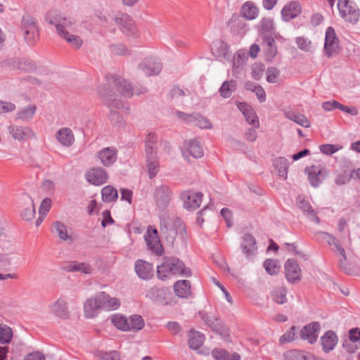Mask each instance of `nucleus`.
<instances>
[{"label":"nucleus","instance_id":"obj_32","mask_svg":"<svg viewBox=\"0 0 360 360\" xmlns=\"http://www.w3.org/2000/svg\"><path fill=\"white\" fill-rule=\"evenodd\" d=\"M174 290L176 296L188 298L191 295V282L188 280H180L174 284Z\"/></svg>","mask_w":360,"mask_h":360},{"label":"nucleus","instance_id":"obj_2","mask_svg":"<svg viewBox=\"0 0 360 360\" xmlns=\"http://www.w3.org/2000/svg\"><path fill=\"white\" fill-rule=\"evenodd\" d=\"M46 21L56 26V31L61 38L70 46L79 49L82 44V39L75 34L76 23L71 18L63 17L56 11H49L45 18Z\"/></svg>","mask_w":360,"mask_h":360},{"label":"nucleus","instance_id":"obj_22","mask_svg":"<svg viewBox=\"0 0 360 360\" xmlns=\"http://www.w3.org/2000/svg\"><path fill=\"white\" fill-rule=\"evenodd\" d=\"M98 301L100 302L102 309L107 311H114L120 307V301L117 297H111L105 292L97 293Z\"/></svg>","mask_w":360,"mask_h":360},{"label":"nucleus","instance_id":"obj_41","mask_svg":"<svg viewBox=\"0 0 360 360\" xmlns=\"http://www.w3.org/2000/svg\"><path fill=\"white\" fill-rule=\"evenodd\" d=\"M188 151L195 158H200L204 154L202 146L197 139H192L188 142Z\"/></svg>","mask_w":360,"mask_h":360},{"label":"nucleus","instance_id":"obj_16","mask_svg":"<svg viewBox=\"0 0 360 360\" xmlns=\"http://www.w3.org/2000/svg\"><path fill=\"white\" fill-rule=\"evenodd\" d=\"M139 68L146 76L158 75L162 70V65L156 58H146L140 64Z\"/></svg>","mask_w":360,"mask_h":360},{"label":"nucleus","instance_id":"obj_38","mask_svg":"<svg viewBox=\"0 0 360 360\" xmlns=\"http://www.w3.org/2000/svg\"><path fill=\"white\" fill-rule=\"evenodd\" d=\"M212 52L218 60H222L228 54V45L222 41L214 42L211 47Z\"/></svg>","mask_w":360,"mask_h":360},{"label":"nucleus","instance_id":"obj_48","mask_svg":"<svg viewBox=\"0 0 360 360\" xmlns=\"http://www.w3.org/2000/svg\"><path fill=\"white\" fill-rule=\"evenodd\" d=\"M12 338L13 330L11 328L6 324L0 323V344H8Z\"/></svg>","mask_w":360,"mask_h":360},{"label":"nucleus","instance_id":"obj_44","mask_svg":"<svg viewBox=\"0 0 360 360\" xmlns=\"http://www.w3.org/2000/svg\"><path fill=\"white\" fill-rule=\"evenodd\" d=\"M287 289L283 286L275 288L271 292L272 300L278 304H283L287 302Z\"/></svg>","mask_w":360,"mask_h":360},{"label":"nucleus","instance_id":"obj_64","mask_svg":"<svg viewBox=\"0 0 360 360\" xmlns=\"http://www.w3.org/2000/svg\"><path fill=\"white\" fill-rule=\"evenodd\" d=\"M55 186L56 185L53 181L50 179H45L41 184V189L46 193L51 195L54 193Z\"/></svg>","mask_w":360,"mask_h":360},{"label":"nucleus","instance_id":"obj_57","mask_svg":"<svg viewBox=\"0 0 360 360\" xmlns=\"http://www.w3.org/2000/svg\"><path fill=\"white\" fill-rule=\"evenodd\" d=\"M296 337V327L292 326L279 339L281 344L288 343L293 341Z\"/></svg>","mask_w":360,"mask_h":360},{"label":"nucleus","instance_id":"obj_56","mask_svg":"<svg viewBox=\"0 0 360 360\" xmlns=\"http://www.w3.org/2000/svg\"><path fill=\"white\" fill-rule=\"evenodd\" d=\"M298 48L304 51H310L312 49L311 42L304 37H298L295 39Z\"/></svg>","mask_w":360,"mask_h":360},{"label":"nucleus","instance_id":"obj_35","mask_svg":"<svg viewBox=\"0 0 360 360\" xmlns=\"http://www.w3.org/2000/svg\"><path fill=\"white\" fill-rule=\"evenodd\" d=\"M285 116L291 121H293L296 124L301 127L308 128L311 126L310 121L307 117L301 113L294 112L292 110L285 111L284 112Z\"/></svg>","mask_w":360,"mask_h":360},{"label":"nucleus","instance_id":"obj_13","mask_svg":"<svg viewBox=\"0 0 360 360\" xmlns=\"http://www.w3.org/2000/svg\"><path fill=\"white\" fill-rule=\"evenodd\" d=\"M7 129L12 138L20 142H24L27 139L35 137L34 132L29 127L11 124Z\"/></svg>","mask_w":360,"mask_h":360},{"label":"nucleus","instance_id":"obj_51","mask_svg":"<svg viewBox=\"0 0 360 360\" xmlns=\"http://www.w3.org/2000/svg\"><path fill=\"white\" fill-rule=\"evenodd\" d=\"M109 119L110 120V122L117 129H121L124 127V121L122 117L117 111L112 110H110L109 114Z\"/></svg>","mask_w":360,"mask_h":360},{"label":"nucleus","instance_id":"obj_10","mask_svg":"<svg viewBox=\"0 0 360 360\" xmlns=\"http://www.w3.org/2000/svg\"><path fill=\"white\" fill-rule=\"evenodd\" d=\"M176 114L179 118L184 120L187 124H192L200 129H212L211 122L207 117L200 114H186L181 111H177Z\"/></svg>","mask_w":360,"mask_h":360},{"label":"nucleus","instance_id":"obj_11","mask_svg":"<svg viewBox=\"0 0 360 360\" xmlns=\"http://www.w3.org/2000/svg\"><path fill=\"white\" fill-rule=\"evenodd\" d=\"M338 49L339 39L335 30L332 27H328L326 28L325 33L324 54L328 58L331 57L338 53Z\"/></svg>","mask_w":360,"mask_h":360},{"label":"nucleus","instance_id":"obj_6","mask_svg":"<svg viewBox=\"0 0 360 360\" xmlns=\"http://www.w3.org/2000/svg\"><path fill=\"white\" fill-rule=\"evenodd\" d=\"M101 20L103 22V25L108 28V21L115 22V23L119 27L121 31L127 36L135 37L137 33V29L134 25V20L131 18L125 13H120L117 16L109 15L107 16L101 17Z\"/></svg>","mask_w":360,"mask_h":360},{"label":"nucleus","instance_id":"obj_33","mask_svg":"<svg viewBox=\"0 0 360 360\" xmlns=\"http://www.w3.org/2000/svg\"><path fill=\"white\" fill-rule=\"evenodd\" d=\"M37 111V106L34 104L29 105L26 107L22 108L15 114V120H20L23 122L30 121Z\"/></svg>","mask_w":360,"mask_h":360},{"label":"nucleus","instance_id":"obj_40","mask_svg":"<svg viewBox=\"0 0 360 360\" xmlns=\"http://www.w3.org/2000/svg\"><path fill=\"white\" fill-rule=\"evenodd\" d=\"M236 89V81L231 79L228 81H225L221 84L219 88V92L224 98H229L231 96L233 92L235 91Z\"/></svg>","mask_w":360,"mask_h":360},{"label":"nucleus","instance_id":"obj_63","mask_svg":"<svg viewBox=\"0 0 360 360\" xmlns=\"http://www.w3.org/2000/svg\"><path fill=\"white\" fill-rule=\"evenodd\" d=\"M15 110V105L11 102L0 100V114L13 112Z\"/></svg>","mask_w":360,"mask_h":360},{"label":"nucleus","instance_id":"obj_34","mask_svg":"<svg viewBox=\"0 0 360 360\" xmlns=\"http://www.w3.org/2000/svg\"><path fill=\"white\" fill-rule=\"evenodd\" d=\"M49 311L56 316L65 318L68 316L67 303L64 300L58 299L49 306Z\"/></svg>","mask_w":360,"mask_h":360},{"label":"nucleus","instance_id":"obj_4","mask_svg":"<svg viewBox=\"0 0 360 360\" xmlns=\"http://www.w3.org/2000/svg\"><path fill=\"white\" fill-rule=\"evenodd\" d=\"M160 231L168 243H173L176 236L181 240L185 238L186 226L180 219L173 220L167 215L162 214L160 217Z\"/></svg>","mask_w":360,"mask_h":360},{"label":"nucleus","instance_id":"obj_62","mask_svg":"<svg viewBox=\"0 0 360 360\" xmlns=\"http://www.w3.org/2000/svg\"><path fill=\"white\" fill-rule=\"evenodd\" d=\"M51 207V200L49 198L44 199L39 209V215L46 216Z\"/></svg>","mask_w":360,"mask_h":360},{"label":"nucleus","instance_id":"obj_52","mask_svg":"<svg viewBox=\"0 0 360 360\" xmlns=\"http://www.w3.org/2000/svg\"><path fill=\"white\" fill-rule=\"evenodd\" d=\"M248 59V54L245 51L240 50L236 53L233 60V68H238L241 65H244Z\"/></svg>","mask_w":360,"mask_h":360},{"label":"nucleus","instance_id":"obj_8","mask_svg":"<svg viewBox=\"0 0 360 360\" xmlns=\"http://www.w3.org/2000/svg\"><path fill=\"white\" fill-rule=\"evenodd\" d=\"M337 6L340 15L345 21L354 24L359 20V11L354 1L338 0Z\"/></svg>","mask_w":360,"mask_h":360},{"label":"nucleus","instance_id":"obj_21","mask_svg":"<svg viewBox=\"0 0 360 360\" xmlns=\"http://www.w3.org/2000/svg\"><path fill=\"white\" fill-rule=\"evenodd\" d=\"M308 179L313 187H318L325 178L323 167L321 165H311L305 169Z\"/></svg>","mask_w":360,"mask_h":360},{"label":"nucleus","instance_id":"obj_24","mask_svg":"<svg viewBox=\"0 0 360 360\" xmlns=\"http://www.w3.org/2000/svg\"><path fill=\"white\" fill-rule=\"evenodd\" d=\"M321 344L322 349L325 353H328L333 351L338 342V337L333 330L326 331L321 337Z\"/></svg>","mask_w":360,"mask_h":360},{"label":"nucleus","instance_id":"obj_60","mask_svg":"<svg viewBox=\"0 0 360 360\" xmlns=\"http://www.w3.org/2000/svg\"><path fill=\"white\" fill-rule=\"evenodd\" d=\"M280 75V71L274 67L269 68L266 70V80L269 83H276Z\"/></svg>","mask_w":360,"mask_h":360},{"label":"nucleus","instance_id":"obj_19","mask_svg":"<svg viewBox=\"0 0 360 360\" xmlns=\"http://www.w3.org/2000/svg\"><path fill=\"white\" fill-rule=\"evenodd\" d=\"M236 105L248 124L252 125L255 128L259 127L258 117L251 105L244 102H237Z\"/></svg>","mask_w":360,"mask_h":360},{"label":"nucleus","instance_id":"obj_47","mask_svg":"<svg viewBox=\"0 0 360 360\" xmlns=\"http://www.w3.org/2000/svg\"><path fill=\"white\" fill-rule=\"evenodd\" d=\"M53 232L63 240H70V242L73 240L72 238L68 234L66 226L60 221H57L53 223Z\"/></svg>","mask_w":360,"mask_h":360},{"label":"nucleus","instance_id":"obj_50","mask_svg":"<svg viewBox=\"0 0 360 360\" xmlns=\"http://www.w3.org/2000/svg\"><path fill=\"white\" fill-rule=\"evenodd\" d=\"M129 330L138 331L144 326V321L140 315H132L128 318Z\"/></svg>","mask_w":360,"mask_h":360},{"label":"nucleus","instance_id":"obj_36","mask_svg":"<svg viewBox=\"0 0 360 360\" xmlns=\"http://www.w3.org/2000/svg\"><path fill=\"white\" fill-rule=\"evenodd\" d=\"M212 355L216 360H240V356L238 353H229L224 349H213Z\"/></svg>","mask_w":360,"mask_h":360},{"label":"nucleus","instance_id":"obj_37","mask_svg":"<svg viewBox=\"0 0 360 360\" xmlns=\"http://www.w3.org/2000/svg\"><path fill=\"white\" fill-rule=\"evenodd\" d=\"M240 15L248 20H253L258 15V9L252 2L247 1L241 7Z\"/></svg>","mask_w":360,"mask_h":360},{"label":"nucleus","instance_id":"obj_31","mask_svg":"<svg viewBox=\"0 0 360 360\" xmlns=\"http://www.w3.org/2000/svg\"><path fill=\"white\" fill-rule=\"evenodd\" d=\"M167 290L165 288L153 286L146 292V297L153 302L162 303L166 299Z\"/></svg>","mask_w":360,"mask_h":360},{"label":"nucleus","instance_id":"obj_12","mask_svg":"<svg viewBox=\"0 0 360 360\" xmlns=\"http://www.w3.org/2000/svg\"><path fill=\"white\" fill-rule=\"evenodd\" d=\"M153 196L156 207L158 210L163 211L170 202L172 191L168 186L162 185L155 188Z\"/></svg>","mask_w":360,"mask_h":360},{"label":"nucleus","instance_id":"obj_49","mask_svg":"<svg viewBox=\"0 0 360 360\" xmlns=\"http://www.w3.org/2000/svg\"><path fill=\"white\" fill-rule=\"evenodd\" d=\"M112 324L118 329L123 331H129L128 318L120 314H115L112 316Z\"/></svg>","mask_w":360,"mask_h":360},{"label":"nucleus","instance_id":"obj_3","mask_svg":"<svg viewBox=\"0 0 360 360\" xmlns=\"http://www.w3.org/2000/svg\"><path fill=\"white\" fill-rule=\"evenodd\" d=\"M170 275H180L190 277L191 270L184 263L175 257H165L163 262L157 266V276L162 281L166 280Z\"/></svg>","mask_w":360,"mask_h":360},{"label":"nucleus","instance_id":"obj_14","mask_svg":"<svg viewBox=\"0 0 360 360\" xmlns=\"http://www.w3.org/2000/svg\"><path fill=\"white\" fill-rule=\"evenodd\" d=\"M321 326L319 322L313 321L305 325L300 331V337L302 340L307 341L313 345L318 339Z\"/></svg>","mask_w":360,"mask_h":360},{"label":"nucleus","instance_id":"obj_23","mask_svg":"<svg viewBox=\"0 0 360 360\" xmlns=\"http://www.w3.org/2000/svg\"><path fill=\"white\" fill-rule=\"evenodd\" d=\"M99 302L98 295L96 294L94 297L88 299L84 303V313L86 318L92 319L98 314L100 310L102 309Z\"/></svg>","mask_w":360,"mask_h":360},{"label":"nucleus","instance_id":"obj_55","mask_svg":"<svg viewBox=\"0 0 360 360\" xmlns=\"http://www.w3.org/2000/svg\"><path fill=\"white\" fill-rule=\"evenodd\" d=\"M274 22L270 18H263L260 22L261 32L262 36L265 34H273Z\"/></svg>","mask_w":360,"mask_h":360},{"label":"nucleus","instance_id":"obj_20","mask_svg":"<svg viewBox=\"0 0 360 360\" xmlns=\"http://www.w3.org/2000/svg\"><path fill=\"white\" fill-rule=\"evenodd\" d=\"M86 179L93 185L101 186L108 180L106 172L101 167H94L86 173Z\"/></svg>","mask_w":360,"mask_h":360},{"label":"nucleus","instance_id":"obj_5","mask_svg":"<svg viewBox=\"0 0 360 360\" xmlns=\"http://www.w3.org/2000/svg\"><path fill=\"white\" fill-rule=\"evenodd\" d=\"M158 138L149 133L145 141V153L150 179L154 178L159 171V159L157 155Z\"/></svg>","mask_w":360,"mask_h":360},{"label":"nucleus","instance_id":"obj_29","mask_svg":"<svg viewBox=\"0 0 360 360\" xmlns=\"http://www.w3.org/2000/svg\"><path fill=\"white\" fill-rule=\"evenodd\" d=\"M262 39L267 60H272L277 53V47L273 34L262 36Z\"/></svg>","mask_w":360,"mask_h":360},{"label":"nucleus","instance_id":"obj_9","mask_svg":"<svg viewBox=\"0 0 360 360\" xmlns=\"http://www.w3.org/2000/svg\"><path fill=\"white\" fill-rule=\"evenodd\" d=\"M21 28L27 44L31 46L34 45L39 37L35 19L30 15L23 16Z\"/></svg>","mask_w":360,"mask_h":360},{"label":"nucleus","instance_id":"obj_46","mask_svg":"<svg viewBox=\"0 0 360 360\" xmlns=\"http://www.w3.org/2000/svg\"><path fill=\"white\" fill-rule=\"evenodd\" d=\"M300 208L304 212L308 213V217L312 221L316 222V224L320 223V219L318 217L316 212L314 210L311 205L308 201L304 200H301L299 202Z\"/></svg>","mask_w":360,"mask_h":360},{"label":"nucleus","instance_id":"obj_58","mask_svg":"<svg viewBox=\"0 0 360 360\" xmlns=\"http://www.w3.org/2000/svg\"><path fill=\"white\" fill-rule=\"evenodd\" d=\"M35 214V209L32 200L30 199V206L25 208L20 215L25 221H30L33 219Z\"/></svg>","mask_w":360,"mask_h":360},{"label":"nucleus","instance_id":"obj_43","mask_svg":"<svg viewBox=\"0 0 360 360\" xmlns=\"http://www.w3.org/2000/svg\"><path fill=\"white\" fill-rule=\"evenodd\" d=\"M102 200L105 202H111L117 200L118 193L116 188L111 186H106L101 190Z\"/></svg>","mask_w":360,"mask_h":360},{"label":"nucleus","instance_id":"obj_1","mask_svg":"<svg viewBox=\"0 0 360 360\" xmlns=\"http://www.w3.org/2000/svg\"><path fill=\"white\" fill-rule=\"evenodd\" d=\"M105 79L106 85L99 86L98 93L109 108L120 109L124 107L121 101L114 98L113 88H116L120 94L126 98L131 97L134 94L140 95L147 92V89L144 86L134 89L131 85L120 75L109 73L105 75Z\"/></svg>","mask_w":360,"mask_h":360},{"label":"nucleus","instance_id":"obj_53","mask_svg":"<svg viewBox=\"0 0 360 360\" xmlns=\"http://www.w3.org/2000/svg\"><path fill=\"white\" fill-rule=\"evenodd\" d=\"M283 358L285 360H306L302 352L297 349L286 351L283 354Z\"/></svg>","mask_w":360,"mask_h":360},{"label":"nucleus","instance_id":"obj_61","mask_svg":"<svg viewBox=\"0 0 360 360\" xmlns=\"http://www.w3.org/2000/svg\"><path fill=\"white\" fill-rule=\"evenodd\" d=\"M352 177V174L350 175L346 171H345L342 173L337 174L335 179V182L338 186L344 185V184L348 183L350 181Z\"/></svg>","mask_w":360,"mask_h":360},{"label":"nucleus","instance_id":"obj_15","mask_svg":"<svg viewBox=\"0 0 360 360\" xmlns=\"http://www.w3.org/2000/svg\"><path fill=\"white\" fill-rule=\"evenodd\" d=\"M203 195L200 192L185 191L181 193V199L184 201V207L188 210L198 209L202 200Z\"/></svg>","mask_w":360,"mask_h":360},{"label":"nucleus","instance_id":"obj_18","mask_svg":"<svg viewBox=\"0 0 360 360\" xmlns=\"http://www.w3.org/2000/svg\"><path fill=\"white\" fill-rule=\"evenodd\" d=\"M240 248L245 257L250 259L257 253V246L255 237L250 233H245L242 236Z\"/></svg>","mask_w":360,"mask_h":360},{"label":"nucleus","instance_id":"obj_59","mask_svg":"<svg viewBox=\"0 0 360 360\" xmlns=\"http://www.w3.org/2000/svg\"><path fill=\"white\" fill-rule=\"evenodd\" d=\"M342 148V146L340 145L333 144H323L319 146L321 152L326 155H333L340 150Z\"/></svg>","mask_w":360,"mask_h":360},{"label":"nucleus","instance_id":"obj_42","mask_svg":"<svg viewBox=\"0 0 360 360\" xmlns=\"http://www.w3.org/2000/svg\"><path fill=\"white\" fill-rule=\"evenodd\" d=\"M204 340L203 334L198 331L191 330L188 339L189 347L193 349H198L203 344Z\"/></svg>","mask_w":360,"mask_h":360},{"label":"nucleus","instance_id":"obj_54","mask_svg":"<svg viewBox=\"0 0 360 360\" xmlns=\"http://www.w3.org/2000/svg\"><path fill=\"white\" fill-rule=\"evenodd\" d=\"M264 268L270 275H275L279 271V266L277 265V261L272 259H268L264 262Z\"/></svg>","mask_w":360,"mask_h":360},{"label":"nucleus","instance_id":"obj_17","mask_svg":"<svg viewBox=\"0 0 360 360\" xmlns=\"http://www.w3.org/2000/svg\"><path fill=\"white\" fill-rule=\"evenodd\" d=\"M285 278L290 283H296L301 280V269L296 261L288 259L285 264Z\"/></svg>","mask_w":360,"mask_h":360},{"label":"nucleus","instance_id":"obj_27","mask_svg":"<svg viewBox=\"0 0 360 360\" xmlns=\"http://www.w3.org/2000/svg\"><path fill=\"white\" fill-rule=\"evenodd\" d=\"M301 11L300 4L297 1H292L283 8L281 11L282 18L285 21H289L298 16Z\"/></svg>","mask_w":360,"mask_h":360},{"label":"nucleus","instance_id":"obj_7","mask_svg":"<svg viewBox=\"0 0 360 360\" xmlns=\"http://www.w3.org/2000/svg\"><path fill=\"white\" fill-rule=\"evenodd\" d=\"M201 319L210 328L214 333L219 334L223 339L228 340L230 338L229 330L224 326L221 320L213 314L206 312L199 313Z\"/></svg>","mask_w":360,"mask_h":360},{"label":"nucleus","instance_id":"obj_39","mask_svg":"<svg viewBox=\"0 0 360 360\" xmlns=\"http://www.w3.org/2000/svg\"><path fill=\"white\" fill-rule=\"evenodd\" d=\"M65 270L69 272L81 271L86 274H89L92 272V267L86 263H80L76 261L72 262L67 264Z\"/></svg>","mask_w":360,"mask_h":360},{"label":"nucleus","instance_id":"obj_30","mask_svg":"<svg viewBox=\"0 0 360 360\" xmlns=\"http://www.w3.org/2000/svg\"><path fill=\"white\" fill-rule=\"evenodd\" d=\"M57 141L65 147L71 146L75 141V136L72 131L68 127L60 129L56 134Z\"/></svg>","mask_w":360,"mask_h":360},{"label":"nucleus","instance_id":"obj_28","mask_svg":"<svg viewBox=\"0 0 360 360\" xmlns=\"http://www.w3.org/2000/svg\"><path fill=\"white\" fill-rule=\"evenodd\" d=\"M97 156L104 166L110 167L117 160V150L112 147L105 148L98 153Z\"/></svg>","mask_w":360,"mask_h":360},{"label":"nucleus","instance_id":"obj_26","mask_svg":"<svg viewBox=\"0 0 360 360\" xmlns=\"http://www.w3.org/2000/svg\"><path fill=\"white\" fill-rule=\"evenodd\" d=\"M150 231V229H148L147 234L145 236L148 248L155 254L162 255L163 249L158 239L157 230L154 229L152 230V233Z\"/></svg>","mask_w":360,"mask_h":360},{"label":"nucleus","instance_id":"obj_45","mask_svg":"<svg viewBox=\"0 0 360 360\" xmlns=\"http://www.w3.org/2000/svg\"><path fill=\"white\" fill-rule=\"evenodd\" d=\"M274 166L278 171V175L283 179H287L288 160L283 157L278 158L274 162Z\"/></svg>","mask_w":360,"mask_h":360},{"label":"nucleus","instance_id":"obj_25","mask_svg":"<svg viewBox=\"0 0 360 360\" xmlns=\"http://www.w3.org/2000/svg\"><path fill=\"white\" fill-rule=\"evenodd\" d=\"M134 268L137 276L143 280H148L153 276V266L149 262L138 259Z\"/></svg>","mask_w":360,"mask_h":360}]
</instances>
